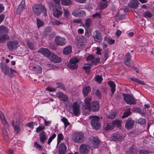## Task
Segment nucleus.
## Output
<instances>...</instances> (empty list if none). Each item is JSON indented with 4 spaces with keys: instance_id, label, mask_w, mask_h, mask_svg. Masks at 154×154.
Instances as JSON below:
<instances>
[{
    "instance_id": "obj_1",
    "label": "nucleus",
    "mask_w": 154,
    "mask_h": 154,
    "mask_svg": "<svg viewBox=\"0 0 154 154\" xmlns=\"http://www.w3.org/2000/svg\"><path fill=\"white\" fill-rule=\"evenodd\" d=\"M32 10L33 13L37 16H39L42 13H44V15L46 14V10L44 5L40 4H36L33 5Z\"/></svg>"
},
{
    "instance_id": "obj_2",
    "label": "nucleus",
    "mask_w": 154,
    "mask_h": 154,
    "mask_svg": "<svg viewBox=\"0 0 154 154\" xmlns=\"http://www.w3.org/2000/svg\"><path fill=\"white\" fill-rule=\"evenodd\" d=\"M72 138L74 142L82 143L85 140L84 134L81 132H75L72 135Z\"/></svg>"
},
{
    "instance_id": "obj_3",
    "label": "nucleus",
    "mask_w": 154,
    "mask_h": 154,
    "mask_svg": "<svg viewBox=\"0 0 154 154\" xmlns=\"http://www.w3.org/2000/svg\"><path fill=\"white\" fill-rule=\"evenodd\" d=\"M89 118L91 120V124L94 128L96 130H98L100 127V125L99 122V117L97 116H89Z\"/></svg>"
},
{
    "instance_id": "obj_4",
    "label": "nucleus",
    "mask_w": 154,
    "mask_h": 154,
    "mask_svg": "<svg viewBox=\"0 0 154 154\" xmlns=\"http://www.w3.org/2000/svg\"><path fill=\"white\" fill-rule=\"evenodd\" d=\"M123 96L124 100L128 104H135L136 101L132 95L123 94Z\"/></svg>"
},
{
    "instance_id": "obj_5",
    "label": "nucleus",
    "mask_w": 154,
    "mask_h": 154,
    "mask_svg": "<svg viewBox=\"0 0 154 154\" xmlns=\"http://www.w3.org/2000/svg\"><path fill=\"white\" fill-rule=\"evenodd\" d=\"M79 61V59L76 58H73L70 60L69 63L67 65L68 67L72 69H77L78 65L77 63Z\"/></svg>"
},
{
    "instance_id": "obj_6",
    "label": "nucleus",
    "mask_w": 154,
    "mask_h": 154,
    "mask_svg": "<svg viewBox=\"0 0 154 154\" xmlns=\"http://www.w3.org/2000/svg\"><path fill=\"white\" fill-rule=\"evenodd\" d=\"M8 48L10 51H12L14 49H16L19 45V42L17 40H13L8 42L7 43Z\"/></svg>"
},
{
    "instance_id": "obj_7",
    "label": "nucleus",
    "mask_w": 154,
    "mask_h": 154,
    "mask_svg": "<svg viewBox=\"0 0 154 154\" xmlns=\"http://www.w3.org/2000/svg\"><path fill=\"white\" fill-rule=\"evenodd\" d=\"M55 42L57 45L62 46L66 44V39L63 37L57 36L55 38Z\"/></svg>"
},
{
    "instance_id": "obj_8",
    "label": "nucleus",
    "mask_w": 154,
    "mask_h": 154,
    "mask_svg": "<svg viewBox=\"0 0 154 154\" xmlns=\"http://www.w3.org/2000/svg\"><path fill=\"white\" fill-rule=\"evenodd\" d=\"M0 67L2 72L5 75L8 76L10 75L9 73L10 68L6 64L1 62L0 63Z\"/></svg>"
},
{
    "instance_id": "obj_9",
    "label": "nucleus",
    "mask_w": 154,
    "mask_h": 154,
    "mask_svg": "<svg viewBox=\"0 0 154 154\" xmlns=\"http://www.w3.org/2000/svg\"><path fill=\"white\" fill-rule=\"evenodd\" d=\"M93 37L94 41L97 42L101 43L102 40V34L100 31L96 30L93 33Z\"/></svg>"
},
{
    "instance_id": "obj_10",
    "label": "nucleus",
    "mask_w": 154,
    "mask_h": 154,
    "mask_svg": "<svg viewBox=\"0 0 154 154\" xmlns=\"http://www.w3.org/2000/svg\"><path fill=\"white\" fill-rule=\"evenodd\" d=\"M134 125V121L132 118H129L126 120L125 127L127 129L130 130L133 128Z\"/></svg>"
},
{
    "instance_id": "obj_11",
    "label": "nucleus",
    "mask_w": 154,
    "mask_h": 154,
    "mask_svg": "<svg viewBox=\"0 0 154 154\" xmlns=\"http://www.w3.org/2000/svg\"><path fill=\"white\" fill-rule=\"evenodd\" d=\"M14 121L11 122L12 125L14 128V129L15 133L18 134L20 131L21 122L19 120H17L14 124Z\"/></svg>"
},
{
    "instance_id": "obj_12",
    "label": "nucleus",
    "mask_w": 154,
    "mask_h": 154,
    "mask_svg": "<svg viewBox=\"0 0 154 154\" xmlns=\"http://www.w3.org/2000/svg\"><path fill=\"white\" fill-rule=\"evenodd\" d=\"M90 146L88 145L82 144L80 145L79 150L80 153L83 154H87L89 151Z\"/></svg>"
},
{
    "instance_id": "obj_13",
    "label": "nucleus",
    "mask_w": 154,
    "mask_h": 154,
    "mask_svg": "<svg viewBox=\"0 0 154 154\" xmlns=\"http://www.w3.org/2000/svg\"><path fill=\"white\" fill-rule=\"evenodd\" d=\"M72 109L73 114L76 116H78L80 115V110L79 105L76 102L73 103L72 105Z\"/></svg>"
},
{
    "instance_id": "obj_14",
    "label": "nucleus",
    "mask_w": 154,
    "mask_h": 154,
    "mask_svg": "<svg viewBox=\"0 0 154 154\" xmlns=\"http://www.w3.org/2000/svg\"><path fill=\"white\" fill-rule=\"evenodd\" d=\"M91 142L92 147L95 148H97L100 145V140L97 137H94L91 138Z\"/></svg>"
},
{
    "instance_id": "obj_15",
    "label": "nucleus",
    "mask_w": 154,
    "mask_h": 154,
    "mask_svg": "<svg viewBox=\"0 0 154 154\" xmlns=\"http://www.w3.org/2000/svg\"><path fill=\"white\" fill-rule=\"evenodd\" d=\"M72 14L76 17H82L85 15V12L82 10H76L72 12Z\"/></svg>"
},
{
    "instance_id": "obj_16",
    "label": "nucleus",
    "mask_w": 154,
    "mask_h": 154,
    "mask_svg": "<svg viewBox=\"0 0 154 154\" xmlns=\"http://www.w3.org/2000/svg\"><path fill=\"white\" fill-rule=\"evenodd\" d=\"M100 108V106L99 102L97 101H95L91 103L89 107L93 111H98Z\"/></svg>"
},
{
    "instance_id": "obj_17",
    "label": "nucleus",
    "mask_w": 154,
    "mask_h": 154,
    "mask_svg": "<svg viewBox=\"0 0 154 154\" xmlns=\"http://www.w3.org/2000/svg\"><path fill=\"white\" fill-rule=\"evenodd\" d=\"M38 52L48 57L51 54L50 51L47 48H40L38 50Z\"/></svg>"
},
{
    "instance_id": "obj_18",
    "label": "nucleus",
    "mask_w": 154,
    "mask_h": 154,
    "mask_svg": "<svg viewBox=\"0 0 154 154\" xmlns=\"http://www.w3.org/2000/svg\"><path fill=\"white\" fill-rule=\"evenodd\" d=\"M49 60L54 63H58L61 61V59L57 55L51 54L49 57Z\"/></svg>"
},
{
    "instance_id": "obj_19",
    "label": "nucleus",
    "mask_w": 154,
    "mask_h": 154,
    "mask_svg": "<svg viewBox=\"0 0 154 154\" xmlns=\"http://www.w3.org/2000/svg\"><path fill=\"white\" fill-rule=\"evenodd\" d=\"M57 95L59 98L63 101L66 102L68 100V97L61 92H57Z\"/></svg>"
},
{
    "instance_id": "obj_20",
    "label": "nucleus",
    "mask_w": 154,
    "mask_h": 154,
    "mask_svg": "<svg viewBox=\"0 0 154 154\" xmlns=\"http://www.w3.org/2000/svg\"><path fill=\"white\" fill-rule=\"evenodd\" d=\"M66 145L63 143H61L60 146L58 154H65L66 152Z\"/></svg>"
},
{
    "instance_id": "obj_21",
    "label": "nucleus",
    "mask_w": 154,
    "mask_h": 154,
    "mask_svg": "<svg viewBox=\"0 0 154 154\" xmlns=\"http://www.w3.org/2000/svg\"><path fill=\"white\" fill-rule=\"evenodd\" d=\"M131 56L130 54L129 53H127L125 57V60L124 61L125 64L128 66H130L131 64L130 62L131 60Z\"/></svg>"
},
{
    "instance_id": "obj_22",
    "label": "nucleus",
    "mask_w": 154,
    "mask_h": 154,
    "mask_svg": "<svg viewBox=\"0 0 154 154\" xmlns=\"http://www.w3.org/2000/svg\"><path fill=\"white\" fill-rule=\"evenodd\" d=\"M25 0H22L21 4L19 5L17 10V12L20 14L25 8Z\"/></svg>"
},
{
    "instance_id": "obj_23",
    "label": "nucleus",
    "mask_w": 154,
    "mask_h": 154,
    "mask_svg": "<svg viewBox=\"0 0 154 154\" xmlns=\"http://www.w3.org/2000/svg\"><path fill=\"white\" fill-rule=\"evenodd\" d=\"M112 139L115 141H122L123 140V138L120 134L116 133L113 134Z\"/></svg>"
},
{
    "instance_id": "obj_24",
    "label": "nucleus",
    "mask_w": 154,
    "mask_h": 154,
    "mask_svg": "<svg viewBox=\"0 0 154 154\" xmlns=\"http://www.w3.org/2000/svg\"><path fill=\"white\" fill-rule=\"evenodd\" d=\"M39 139L41 143H44L47 139L45 132L44 131L41 132L39 134Z\"/></svg>"
},
{
    "instance_id": "obj_25",
    "label": "nucleus",
    "mask_w": 154,
    "mask_h": 154,
    "mask_svg": "<svg viewBox=\"0 0 154 154\" xmlns=\"http://www.w3.org/2000/svg\"><path fill=\"white\" fill-rule=\"evenodd\" d=\"M139 2L137 0H132L129 4V6L131 8H136L138 7Z\"/></svg>"
},
{
    "instance_id": "obj_26",
    "label": "nucleus",
    "mask_w": 154,
    "mask_h": 154,
    "mask_svg": "<svg viewBox=\"0 0 154 154\" xmlns=\"http://www.w3.org/2000/svg\"><path fill=\"white\" fill-rule=\"evenodd\" d=\"M77 40V43H81L85 42L87 41V38L84 36L79 35L76 38Z\"/></svg>"
},
{
    "instance_id": "obj_27",
    "label": "nucleus",
    "mask_w": 154,
    "mask_h": 154,
    "mask_svg": "<svg viewBox=\"0 0 154 154\" xmlns=\"http://www.w3.org/2000/svg\"><path fill=\"white\" fill-rule=\"evenodd\" d=\"M53 14L54 16L58 18L61 16L62 13L61 11L56 8L53 10Z\"/></svg>"
},
{
    "instance_id": "obj_28",
    "label": "nucleus",
    "mask_w": 154,
    "mask_h": 154,
    "mask_svg": "<svg viewBox=\"0 0 154 154\" xmlns=\"http://www.w3.org/2000/svg\"><path fill=\"white\" fill-rule=\"evenodd\" d=\"M91 91V88L89 86H85L82 89L83 95L85 96L88 95L89 92Z\"/></svg>"
},
{
    "instance_id": "obj_29",
    "label": "nucleus",
    "mask_w": 154,
    "mask_h": 154,
    "mask_svg": "<svg viewBox=\"0 0 154 154\" xmlns=\"http://www.w3.org/2000/svg\"><path fill=\"white\" fill-rule=\"evenodd\" d=\"M9 38V36L6 34L1 35L0 36V43L4 42Z\"/></svg>"
},
{
    "instance_id": "obj_30",
    "label": "nucleus",
    "mask_w": 154,
    "mask_h": 154,
    "mask_svg": "<svg viewBox=\"0 0 154 154\" xmlns=\"http://www.w3.org/2000/svg\"><path fill=\"white\" fill-rule=\"evenodd\" d=\"M111 88V90L112 94H114L116 88V85L114 82L110 81L108 82Z\"/></svg>"
},
{
    "instance_id": "obj_31",
    "label": "nucleus",
    "mask_w": 154,
    "mask_h": 154,
    "mask_svg": "<svg viewBox=\"0 0 154 154\" xmlns=\"http://www.w3.org/2000/svg\"><path fill=\"white\" fill-rule=\"evenodd\" d=\"M131 114V112L130 110V108H129L125 111L121 118L123 119L129 116Z\"/></svg>"
},
{
    "instance_id": "obj_32",
    "label": "nucleus",
    "mask_w": 154,
    "mask_h": 154,
    "mask_svg": "<svg viewBox=\"0 0 154 154\" xmlns=\"http://www.w3.org/2000/svg\"><path fill=\"white\" fill-rule=\"evenodd\" d=\"M71 51L72 48L70 46H69L65 48L63 50V54H68L71 53Z\"/></svg>"
},
{
    "instance_id": "obj_33",
    "label": "nucleus",
    "mask_w": 154,
    "mask_h": 154,
    "mask_svg": "<svg viewBox=\"0 0 154 154\" xmlns=\"http://www.w3.org/2000/svg\"><path fill=\"white\" fill-rule=\"evenodd\" d=\"M33 70L37 73H41L42 72V68L39 66H37L33 67Z\"/></svg>"
},
{
    "instance_id": "obj_34",
    "label": "nucleus",
    "mask_w": 154,
    "mask_h": 154,
    "mask_svg": "<svg viewBox=\"0 0 154 154\" xmlns=\"http://www.w3.org/2000/svg\"><path fill=\"white\" fill-rule=\"evenodd\" d=\"M2 130L4 138L6 140H8L9 139V137L8 136V133L7 131L4 128H2Z\"/></svg>"
},
{
    "instance_id": "obj_35",
    "label": "nucleus",
    "mask_w": 154,
    "mask_h": 154,
    "mask_svg": "<svg viewBox=\"0 0 154 154\" xmlns=\"http://www.w3.org/2000/svg\"><path fill=\"white\" fill-rule=\"evenodd\" d=\"M130 79L134 82H137L138 84H140L143 85H146V84L144 82L138 79L134 78L133 77L131 78Z\"/></svg>"
},
{
    "instance_id": "obj_36",
    "label": "nucleus",
    "mask_w": 154,
    "mask_h": 154,
    "mask_svg": "<svg viewBox=\"0 0 154 154\" xmlns=\"http://www.w3.org/2000/svg\"><path fill=\"white\" fill-rule=\"evenodd\" d=\"M122 121L118 119L113 120L112 121L113 125L116 126L117 127H120L121 126Z\"/></svg>"
},
{
    "instance_id": "obj_37",
    "label": "nucleus",
    "mask_w": 154,
    "mask_h": 154,
    "mask_svg": "<svg viewBox=\"0 0 154 154\" xmlns=\"http://www.w3.org/2000/svg\"><path fill=\"white\" fill-rule=\"evenodd\" d=\"M8 32V29L6 26H0V33L5 34Z\"/></svg>"
},
{
    "instance_id": "obj_38",
    "label": "nucleus",
    "mask_w": 154,
    "mask_h": 154,
    "mask_svg": "<svg viewBox=\"0 0 154 154\" xmlns=\"http://www.w3.org/2000/svg\"><path fill=\"white\" fill-rule=\"evenodd\" d=\"M91 64H90L89 66H85L83 67V69L85 70V72L87 74L91 72Z\"/></svg>"
},
{
    "instance_id": "obj_39",
    "label": "nucleus",
    "mask_w": 154,
    "mask_h": 154,
    "mask_svg": "<svg viewBox=\"0 0 154 154\" xmlns=\"http://www.w3.org/2000/svg\"><path fill=\"white\" fill-rule=\"evenodd\" d=\"M37 24L38 28L42 26L44 24V22L40 19H36Z\"/></svg>"
},
{
    "instance_id": "obj_40",
    "label": "nucleus",
    "mask_w": 154,
    "mask_h": 154,
    "mask_svg": "<svg viewBox=\"0 0 154 154\" xmlns=\"http://www.w3.org/2000/svg\"><path fill=\"white\" fill-rule=\"evenodd\" d=\"M27 45L28 48L32 50L35 49V45L33 42L28 41L27 42Z\"/></svg>"
},
{
    "instance_id": "obj_41",
    "label": "nucleus",
    "mask_w": 154,
    "mask_h": 154,
    "mask_svg": "<svg viewBox=\"0 0 154 154\" xmlns=\"http://www.w3.org/2000/svg\"><path fill=\"white\" fill-rule=\"evenodd\" d=\"M62 4L63 5L68 6L71 3V0H61Z\"/></svg>"
},
{
    "instance_id": "obj_42",
    "label": "nucleus",
    "mask_w": 154,
    "mask_h": 154,
    "mask_svg": "<svg viewBox=\"0 0 154 154\" xmlns=\"http://www.w3.org/2000/svg\"><path fill=\"white\" fill-rule=\"evenodd\" d=\"M91 98L89 97H88L85 99V102L86 105L87 106V108L88 109H89V107L90 105V104L91 102Z\"/></svg>"
},
{
    "instance_id": "obj_43",
    "label": "nucleus",
    "mask_w": 154,
    "mask_h": 154,
    "mask_svg": "<svg viewBox=\"0 0 154 154\" xmlns=\"http://www.w3.org/2000/svg\"><path fill=\"white\" fill-rule=\"evenodd\" d=\"M51 30V29L50 27H47L45 28V31L43 32V35L45 36H47L49 34V33H50Z\"/></svg>"
},
{
    "instance_id": "obj_44",
    "label": "nucleus",
    "mask_w": 154,
    "mask_h": 154,
    "mask_svg": "<svg viewBox=\"0 0 154 154\" xmlns=\"http://www.w3.org/2000/svg\"><path fill=\"white\" fill-rule=\"evenodd\" d=\"M57 88H60L61 89L64 90L65 86L63 84L60 82H57L56 83Z\"/></svg>"
},
{
    "instance_id": "obj_45",
    "label": "nucleus",
    "mask_w": 154,
    "mask_h": 154,
    "mask_svg": "<svg viewBox=\"0 0 154 154\" xmlns=\"http://www.w3.org/2000/svg\"><path fill=\"white\" fill-rule=\"evenodd\" d=\"M62 121L64 123L65 128L67 125H70V123L68 122L67 119L65 117H63L62 118Z\"/></svg>"
},
{
    "instance_id": "obj_46",
    "label": "nucleus",
    "mask_w": 154,
    "mask_h": 154,
    "mask_svg": "<svg viewBox=\"0 0 154 154\" xmlns=\"http://www.w3.org/2000/svg\"><path fill=\"white\" fill-rule=\"evenodd\" d=\"M143 15L145 17H151L152 16V14L148 11L144 12Z\"/></svg>"
},
{
    "instance_id": "obj_47",
    "label": "nucleus",
    "mask_w": 154,
    "mask_h": 154,
    "mask_svg": "<svg viewBox=\"0 0 154 154\" xmlns=\"http://www.w3.org/2000/svg\"><path fill=\"white\" fill-rule=\"evenodd\" d=\"M108 3L105 2H103L100 3V9H104L106 8L108 6Z\"/></svg>"
},
{
    "instance_id": "obj_48",
    "label": "nucleus",
    "mask_w": 154,
    "mask_h": 154,
    "mask_svg": "<svg viewBox=\"0 0 154 154\" xmlns=\"http://www.w3.org/2000/svg\"><path fill=\"white\" fill-rule=\"evenodd\" d=\"M113 124L112 123H108L107 124L105 128V130H109L113 129Z\"/></svg>"
},
{
    "instance_id": "obj_49",
    "label": "nucleus",
    "mask_w": 154,
    "mask_h": 154,
    "mask_svg": "<svg viewBox=\"0 0 154 154\" xmlns=\"http://www.w3.org/2000/svg\"><path fill=\"white\" fill-rule=\"evenodd\" d=\"M51 23L53 26L59 25L60 24H63V23L61 22L58 20H54L52 21Z\"/></svg>"
},
{
    "instance_id": "obj_50",
    "label": "nucleus",
    "mask_w": 154,
    "mask_h": 154,
    "mask_svg": "<svg viewBox=\"0 0 154 154\" xmlns=\"http://www.w3.org/2000/svg\"><path fill=\"white\" fill-rule=\"evenodd\" d=\"M63 138V137L62 133H59L57 135V143L59 144L61 140Z\"/></svg>"
},
{
    "instance_id": "obj_51",
    "label": "nucleus",
    "mask_w": 154,
    "mask_h": 154,
    "mask_svg": "<svg viewBox=\"0 0 154 154\" xmlns=\"http://www.w3.org/2000/svg\"><path fill=\"white\" fill-rule=\"evenodd\" d=\"M146 122V120L142 118H140L138 120V123L141 125L144 124Z\"/></svg>"
},
{
    "instance_id": "obj_52",
    "label": "nucleus",
    "mask_w": 154,
    "mask_h": 154,
    "mask_svg": "<svg viewBox=\"0 0 154 154\" xmlns=\"http://www.w3.org/2000/svg\"><path fill=\"white\" fill-rule=\"evenodd\" d=\"M95 79L97 82L100 83L103 80V78L102 76L99 75H97L95 77Z\"/></svg>"
},
{
    "instance_id": "obj_53",
    "label": "nucleus",
    "mask_w": 154,
    "mask_h": 154,
    "mask_svg": "<svg viewBox=\"0 0 154 154\" xmlns=\"http://www.w3.org/2000/svg\"><path fill=\"white\" fill-rule=\"evenodd\" d=\"M34 146L36 149H38L39 150H41L42 149V146L38 144L37 142L36 141L35 142L34 144Z\"/></svg>"
},
{
    "instance_id": "obj_54",
    "label": "nucleus",
    "mask_w": 154,
    "mask_h": 154,
    "mask_svg": "<svg viewBox=\"0 0 154 154\" xmlns=\"http://www.w3.org/2000/svg\"><path fill=\"white\" fill-rule=\"evenodd\" d=\"M100 60V59L99 57H97L95 58L92 61V64H96L97 63H98Z\"/></svg>"
},
{
    "instance_id": "obj_55",
    "label": "nucleus",
    "mask_w": 154,
    "mask_h": 154,
    "mask_svg": "<svg viewBox=\"0 0 154 154\" xmlns=\"http://www.w3.org/2000/svg\"><path fill=\"white\" fill-rule=\"evenodd\" d=\"M136 153V151L133 147L130 148L129 151L128 152L127 154H135Z\"/></svg>"
},
{
    "instance_id": "obj_56",
    "label": "nucleus",
    "mask_w": 154,
    "mask_h": 154,
    "mask_svg": "<svg viewBox=\"0 0 154 154\" xmlns=\"http://www.w3.org/2000/svg\"><path fill=\"white\" fill-rule=\"evenodd\" d=\"M104 58H105V61H106L109 57L108 51L107 50H104Z\"/></svg>"
},
{
    "instance_id": "obj_57",
    "label": "nucleus",
    "mask_w": 154,
    "mask_h": 154,
    "mask_svg": "<svg viewBox=\"0 0 154 154\" xmlns=\"http://www.w3.org/2000/svg\"><path fill=\"white\" fill-rule=\"evenodd\" d=\"M64 15L67 18H69L70 14L68 11L66 9H64Z\"/></svg>"
},
{
    "instance_id": "obj_58",
    "label": "nucleus",
    "mask_w": 154,
    "mask_h": 154,
    "mask_svg": "<svg viewBox=\"0 0 154 154\" xmlns=\"http://www.w3.org/2000/svg\"><path fill=\"white\" fill-rule=\"evenodd\" d=\"M115 116L116 113L115 112H112L107 116V118L109 119H113L115 118Z\"/></svg>"
},
{
    "instance_id": "obj_59",
    "label": "nucleus",
    "mask_w": 154,
    "mask_h": 154,
    "mask_svg": "<svg viewBox=\"0 0 154 154\" xmlns=\"http://www.w3.org/2000/svg\"><path fill=\"white\" fill-rule=\"evenodd\" d=\"M14 73H17V72H16V71L15 70L12 69L11 68H10V73H9L10 74V75H8V76H9L11 77H13V74Z\"/></svg>"
},
{
    "instance_id": "obj_60",
    "label": "nucleus",
    "mask_w": 154,
    "mask_h": 154,
    "mask_svg": "<svg viewBox=\"0 0 154 154\" xmlns=\"http://www.w3.org/2000/svg\"><path fill=\"white\" fill-rule=\"evenodd\" d=\"M93 18H100L101 17V15L100 14L98 13H96L92 15Z\"/></svg>"
},
{
    "instance_id": "obj_61",
    "label": "nucleus",
    "mask_w": 154,
    "mask_h": 154,
    "mask_svg": "<svg viewBox=\"0 0 154 154\" xmlns=\"http://www.w3.org/2000/svg\"><path fill=\"white\" fill-rule=\"evenodd\" d=\"M46 90L47 91H48L50 92H55L56 91V89L54 88H51L49 87H48L46 88Z\"/></svg>"
},
{
    "instance_id": "obj_62",
    "label": "nucleus",
    "mask_w": 154,
    "mask_h": 154,
    "mask_svg": "<svg viewBox=\"0 0 154 154\" xmlns=\"http://www.w3.org/2000/svg\"><path fill=\"white\" fill-rule=\"evenodd\" d=\"M1 120L2 121L5 127L8 128V125L5 119H5H3L2 120Z\"/></svg>"
},
{
    "instance_id": "obj_63",
    "label": "nucleus",
    "mask_w": 154,
    "mask_h": 154,
    "mask_svg": "<svg viewBox=\"0 0 154 154\" xmlns=\"http://www.w3.org/2000/svg\"><path fill=\"white\" fill-rule=\"evenodd\" d=\"M45 128L44 126H39L36 129V131L37 133H38L39 132L42 131L45 129Z\"/></svg>"
},
{
    "instance_id": "obj_64",
    "label": "nucleus",
    "mask_w": 154,
    "mask_h": 154,
    "mask_svg": "<svg viewBox=\"0 0 154 154\" xmlns=\"http://www.w3.org/2000/svg\"><path fill=\"white\" fill-rule=\"evenodd\" d=\"M149 151H146L145 150H141L140 151L139 153V154H148L149 153Z\"/></svg>"
}]
</instances>
